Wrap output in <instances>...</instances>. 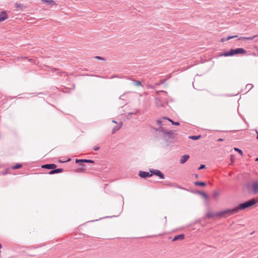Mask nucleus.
<instances>
[{"mask_svg": "<svg viewBox=\"0 0 258 258\" xmlns=\"http://www.w3.org/2000/svg\"><path fill=\"white\" fill-rule=\"evenodd\" d=\"M15 7L18 10H22L23 9L24 6L23 4H19V3H16L15 4Z\"/></svg>", "mask_w": 258, "mask_h": 258, "instance_id": "obj_21", "label": "nucleus"}, {"mask_svg": "<svg viewBox=\"0 0 258 258\" xmlns=\"http://www.w3.org/2000/svg\"><path fill=\"white\" fill-rule=\"evenodd\" d=\"M139 175L142 178H146L151 177L152 176V173H150L148 172L140 171L139 173Z\"/></svg>", "mask_w": 258, "mask_h": 258, "instance_id": "obj_9", "label": "nucleus"}, {"mask_svg": "<svg viewBox=\"0 0 258 258\" xmlns=\"http://www.w3.org/2000/svg\"><path fill=\"white\" fill-rule=\"evenodd\" d=\"M122 126V122L121 121L117 125H116L113 128L112 130V134H115L117 131H118L121 127Z\"/></svg>", "mask_w": 258, "mask_h": 258, "instance_id": "obj_13", "label": "nucleus"}, {"mask_svg": "<svg viewBox=\"0 0 258 258\" xmlns=\"http://www.w3.org/2000/svg\"><path fill=\"white\" fill-rule=\"evenodd\" d=\"M165 184H166V185H168L169 186H174L175 187L176 186L175 185V184L174 183H171L170 182H165Z\"/></svg>", "mask_w": 258, "mask_h": 258, "instance_id": "obj_29", "label": "nucleus"}, {"mask_svg": "<svg viewBox=\"0 0 258 258\" xmlns=\"http://www.w3.org/2000/svg\"><path fill=\"white\" fill-rule=\"evenodd\" d=\"M194 184L197 186H205L206 183L203 181H196L194 182Z\"/></svg>", "mask_w": 258, "mask_h": 258, "instance_id": "obj_18", "label": "nucleus"}, {"mask_svg": "<svg viewBox=\"0 0 258 258\" xmlns=\"http://www.w3.org/2000/svg\"><path fill=\"white\" fill-rule=\"evenodd\" d=\"M132 80L134 82V84L135 86L138 87L142 86V83L140 81L136 80L135 79H132Z\"/></svg>", "mask_w": 258, "mask_h": 258, "instance_id": "obj_20", "label": "nucleus"}, {"mask_svg": "<svg viewBox=\"0 0 258 258\" xmlns=\"http://www.w3.org/2000/svg\"><path fill=\"white\" fill-rule=\"evenodd\" d=\"M195 177H196V178H198V174H196V175H195Z\"/></svg>", "mask_w": 258, "mask_h": 258, "instance_id": "obj_40", "label": "nucleus"}, {"mask_svg": "<svg viewBox=\"0 0 258 258\" xmlns=\"http://www.w3.org/2000/svg\"><path fill=\"white\" fill-rule=\"evenodd\" d=\"M257 135V137H256V138L258 139V133H256Z\"/></svg>", "mask_w": 258, "mask_h": 258, "instance_id": "obj_44", "label": "nucleus"}, {"mask_svg": "<svg viewBox=\"0 0 258 258\" xmlns=\"http://www.w3.org/2000/svg\"><path fill=\"white\" fill-rule=\"evenodd\" d=\"M223 141V139H221V138H219L218 140H217V141L218 142H221V141Z\"/></svg>", "mask_w": 258, "mask_h": 258, "instance_id": "obj_36", "label": "nucleus"}, {"mask_svg": "<svg viewBox=\"0 0 258 258\" xmlns=\"http://www.w3.org/2000/svg\"><path fill=\"white\" fill-rule=\"evenodd\" d=\"M205 168V165L204 164H202L200 165V166L199 167V170H201Z\"/></svg>", "mask_w": 258, "mask_h": 258, "instance_id": "obj_31", "label": "nucleus"}, {"mask_svg": "<svg viewBox=\"0 0 258 258\" xmlns=\"http://www.w3.org/2000/svg\"><path fill=\"white\" fill-rule=\"evenodd\" d=\"M189 158V156L188 155H184L181 157L180 159V163L181 164L184 163Z\"/></svg>", "mask_w": 258, "mask_h": 258, "instance_id": "obj_15", "label": "nucleus"}, {"mask_svg": "<svg viewBox=\"0 0 258 258\" xmlns=\"http://www.w3.org/2000/svg\"><path fill=\"white\" fill-rule=\"evenodd\" d=\"M184 238V235L183 234H179L174 236L173 239H172L173 241H175L177 240H182Z\"/></svg>", "mask_w": 258, "mask_h": 258, "instance_id": "obj_14", "label": "nucleus"}, {"mask_svg": "<svg viewBox=\"0 0 258 258\" xmlns=\"http://www.w3.org/2000/svg\"><path fill=\"white\" fill-rule=\"evenodd\" d=\"M112 121V122H114L115 123H117V122L114 120H113Z\"/></svg>", "mask_w": 258, "mask_h": 258, "instance_id": "obj_39", "label": "nucleus"}, {"mask_svg": "<svg viewBox=\"0 0 258 258\" xmlns=\"http://www.w3.org/2000/svg\"><path fill=\"white\" fill-rule=\"evenodd\" d=\"M177 134L173 130H169L166 134L163 136V138L167 142L177 139Z\"/></svg>", "mask_w": 258, "mask_h": 258, "instance_id": "obj_4", "label": "nucleus"}, {"mask_svg": "<svg viewBox=\"0 0 258 258\" xmlns=\"http://www.w3.org/2000/svg\"><path fill=\"white\" fill-rule=\"evenodd\" d=\"M201 137V135L199 136H189V138L192 139L193 140H199Z\"/></svg>", "mask_w": 258, "mask_h": 258, "instance_id": "obj_22", "label": "nucleus"}, {"mask_svg": "<svg viewBox=\"0 0 258 258\" xmlns=\"http://www.w3.org/2000/svg\"><path fill=\"white\" fill-rule=\"evenodd\" d=\"M255 161H258V158H256Z\"/></svg>", "mask_w": 258, "mask_h": 258, "instance_id": "obj_43", "label": "nucleus"}, {"mask_svg": "<svg viewBox=\"0 0 258 258\" xmlns=\"http://www.w3.org/2000/svg\"><path fill=\"white\" fill-rule=\"evenodd\" d=\"M237 37V35H234V36H229L227 39L226 40H229L230 39H233V38H236Z\"/></svg>", "mask_w": 258, "mask_h": 258, "instance_id": "obj_30", "label": "nucleus"}, {"mask_svg": "<svg viewBox=\"0 0 258 258\" xmlns=\"http://www.w3.org/2000/svg\"><path fill=\"white\" fill-rule=\"evenodd\" d=\"M219 195L220 194L219 192L215 191L213 194V197L214 199H216L217 197H219Z\"/></svg>", "mask_w": 258, "mask_h": 258, "instance_id": "obj_25", "label": "nucleus"}, {"mask_svg": "<svg viewBox=\"0 0 258 258\" xmlns=\"http://www.w3.org/2000/svg\"><path fill=\"white\" fill-rule=\"evenodd\" d=\"M226 211L225 210L221 211L218 213H212L210 211L208 212L206 214V217L208 218H212L215 216L218 217H226L227 215H229V213H224V212Z\"/></svg>", "mask_w": 258, "mask_h": 258, "instance_id": "obj_5", "label": "nucleus"}, {"mask_svg": "<svg viewBox=\"0 0 258 258\" xmlns=\"http://www.w3.org/2000/svg\"><path fill=\"white\" fill-rule=\"evenodd\" d=\"M252 191L254 195L258 194V181L254 182L252 184Z\"/></svg>", "mask_w": 258, "mask_h": 258, "instance_id": "obj_12", "label": "nucleus"}, {"mask_svg": "<svg viewBox=\"0 0 258 258\" xmlns=\"http://www.w3.org/2000/svg\"><path fill=\"white\" fill-rule=\"evenodd\" d=\"M22 167V164L18 163L16 164L15 166H13V169H17L21 168Z\"/></svg>", "mask_w": 258, "mask_h": 258, "instance_id": "obj_24", "label": "nucleus"}, {"mask_svg": "<svg viewBox=\"0 0 258 258\" xmlns=\"http://www.w3.org/2000/svg\"><path fill=\"white\" fill-rule=\"evenodd\" d=\"M234 150L237 151V152H238L240 155H243V152H242V151L237 148H234Z\"/></svg>", "mask_w": 258, "mask_h": 258, "instance_id": "obj_28", "label": "nucleus"}, {"mask_svg": "<svg viewBox=\"0 0 258 258\" xmlns=\"http://www.w3.org/2000/svg\"><path fill=\"white\" fill-rule=\"evenodd\" d=\"M95 58L98 60H104V58L101 57V56H95Z\"/></svg>", "mask_w": 258, "mask_h": 258, "instance_id": "obj_32", "label": "nucleus"}, {"mask_svg": "<svg viewBox=\"0 0 258 258\" xmlns=\"http://www.w3.org/2000/svg\"><path fill=\"white\" fill-rule=\"evenodd\" d=\"M28 60L29 61H30V62H34V59H30V58H29V59H28Z\"/></svg>", "mask_w": 258, "mask_h": 258, "instance_id": "obj_35", "label": "nucleus"}, {"mask_svg": "<svg viewBox=\"0 0 258 258\" xmlns=\"http://www.w3.org/2000/svg\"><path fill=\"white\" fill-rule=\"evenodd\" d=\"M257 35H254L252 37H240L238 38V40H253L254 38H255L256 37H257Z\"/></svg>", "mask_w": 258, "mask_h": 258, "instance_id": "obj_17", "label": "nucleus"}, {"mask_svg": "<svg viewBox=\"0 0 258 258\" xmlns=\"http://www.w3.org/2000/svg\"><path fill=\"white\" fill-rule=\"evenodd\" d=\"M78 170H79V171H82V170H83V169H82V168H80V169H79Z\"/></svg>", "mask_w": 258, "mask_h": 258, "instance_id": "obj_41", "label": "nucleus"}, {"mask_svg": "<svg viewBox=\"0 0 258 258\" xmlns=\"http://www.w3.org/2000/svg\"><path fill=\"white\" fill-rule=\"evenodd\" d=\"M150 172L152 173V175H155L158 177H159L161 179L164 178V175L163 173H162L160 170L157 169H152L150 170Z\"/></svg>", "mask_w": 258, "mask_h": 258, "instance_id": "obj_7", "label": "nucleus"}, {"mask_svg": "<svg viewBox=\"0 0 258 258\" xmlns=\"http://www.w3.org/2000/svg\"><path fill=\"white\" fill-rule=\"evenodd\" d=\"M131 114H136V113H131Z\"/></svg>", "mask_w": 258, "mask_h": 258, "instance_id": "obj_42", "label": "nucleus"}, {"mask_svg": "<svg viewBox=\"0 0 258 258\" xmlns=\"http://www.w3.org/2000/svg\"><path fill=\"white\" fill-rule=\"evenodd\" d=\"M226 40H226V39H224V38H222V39H221V41H222V42H224V41H226Z\"/></svg>", "mask_w": 258, "mask_h": 258, "instance_id": "obj_37", "label": "nucleus"}, {"mask_svg": "<svg viewBox=\"0 0 258 258\" xmlns=\"http://www.w3.org/2000/svg\"><path fill=\"white\" fill-rule=\"evenodd\" d=\"M155 131L156 132L162 133L163 136L166 134V132H168L169 130L166 129L164 126H160L158 128H155Z\"/></svg>", "mask_w": 258, "mask_h": 258, "instance_id": "obj_10", "label": "nucleus"}, {"mask_svg": "<svg viewBox=\"0 0 258 258\" xmlns=\"http://www.w3.org/2000/svg\"><path fill=\"white\" fill-rule=\"evenodd\" d=\"M159 126H164L167 125L168 122V118L166 117H162L156 121Z\"/></svg>", "mask_w": 258, "mask_h": 258, "instance_id": "obj_6", "label": "nucleus"}, {"mask_svg": "<svg viewBox=\"0 0 258 258\" xmlns=\"http://www.w3.org/2000/svg\"><path fill=\"white\" fill-rule=\"evenodd\" d=\"M57 166L55 164L51 163V164H43L41 166L42 168L51 169L48 174H53L56 173H59L63 172V169L62 168H56Z\"/></svg>", "mask_w": 258, "mask_h": 258, "instance_id": "obj_2", "label": "nucleus"}, {"mask_svg": "<svg viewBox=\"0 0 258 258\" xmlns=\"http://www.w3.org/2000/svg\"><path fill=\"white\" fill-rule=\"evenodd\" d=\"M165 80H161V82L159 84H162L164 82Z\"/></svg>", "mask_w": 258, "mask_h": 258, "instance_id": "obj_38", "label": "nucleus"}, {"mask_svg": "<svg viewBox=\"0 0 258 258\" xmlns=\"http://www.w3.org/2000/svg\"><path fill=\"white\" fill-rule=\"evenodd\" d=\"M21 59H23V60L27 59H28V57H25V56H24V57H21Z\"/></svg>", "mask_w": 258, "mask_h": 258, "instance_id": "obj_34", "label": "nucleus"}, {"mask_svg": "<svg viewBox=\"0 0 258 258\" xmlns=\"http://www.w3.org/2000/svg\"><path fill=\"white\" fill-rule=\"evenodd\" d=\"M198 193L202 196L206 200H208V195L205 192L203 191H198Z\"/></svg>", "mask_w": 258, "mask_h": 258, "instance_id": "obj_19", "label": "nucleus"}, {"mask_svg": "<svg viewBox=\"0 0 258 258\" xmlns=\"http://www.w3.org/2000/svg\"><path fill=\"white\" fill-rule=\"evenodd\" d=\"M99 149H100V147H95L94 148V150L95 151H98L99 150Z\"/></svg>", "mask_w": 258, "mask_h": 258, "instance_id": "obj_33", "label": "nucleus"}, {"mask_svg": "<svg viewBox=\"0 0 258 258\" xmlns=\"http://www.w3.org/2000/svg\"><path fill=\"white\" fill-rule=\"evenodd\" d=\"M257 203V200L253 198L244 203L240 204L236 208H234L232 209H227L226 210V211L224 212V213H229V215H232L233 214L238 213L241 210L250 208L254 206Z\"/></svg>", "mask_w": 258, "mask_h": 258, "instance_id": "obj_1", "label": "nucleus"}, {"mask_svg": "<svg viewBox=\"0 0 258 258\" xmlns=\"http://www.w3.org/2000/svg\"><path fill=\"white\" fill-rule=\"evenodd\" d=\"M8 18V16L6 11H3L0 13V22L5 21Z\"/></svg>", "mask_w": 258, "mask_h": 258, "instance_id": "obj_11", "label": "nucleus"}, {"mask_svg": "<svg viewBox=\"0 0 258 258\" xmlns=\"http://www.w3.org/2000/svg\"><path fill=\"white\" fill-rule=\"evenodd\" d=\"M76 163H81L80 166L84 167L85 166V165L83 164V163H94L95 162L94 160H91V159H76L75 161Z\"/></svg>", "mask_w": 258, "mask_h": 258, "instance_id": "obj_8", "label": "nucleus"}, {"mask_svg": "<svg viewBox=\"0 0 258 258\" xmlns=\"http://www.w3.org/2000/svg\"><path fill=\"white\" fill-rule=\"evenodd\" d=\"M253 87V85L250 84H248L246 86V88L248 89V91L250 90Z\"/></svg>", "mask_w": 258, "mask_h": 258, "instance_id": "obj_27", "label": "nucleus"}, {"mask_svg": "<svg viewBox=\"0 0 258 258\" xmlns=\"http://www.w3.org/2000/svg\"><path fill=\"white\" fill-rule=\"evenodd\" d=\"M246 53V51L242 48H237L235 49H231L228 52H225L221 54L220 56H233L238 54H245Z\"/></svg>", "mask_w": 258, "mask_h": 258, "instance_id": "obj_3", "label": "nucleus"}, {"mask_svg": "<svg viewBox=\"0 0 258 258\" xmlns=\"http://www.w3.org/2000/svg\"><path fill=\"white\" fill-rule=\"evenodd\" d=\"M168 122H170L172 125H179V123L178 122H175L169 118H168Z\"/></svg>", "mask_w": 258, "mask_h": 258, "instance_id": "obj_26", "label": "nucleus"}, {"mask_svg": "<svg viewBox=\"0 0 258 258\" xmlns=\"http://www.w3.org/2000/svg\"><path fill=\"white\" fill-rule=\"evenodd\" d=\"M46 67L49 68L50 70V71L51 72H58L57 73H60V72H58L59 71V69H58L54 68H52V67H50V66H46Z\"/></svg>", "mask_w": 258, "mask_h": 258, "instance_id": "obj_23", "label": "nucleus"}, {"mask_svg": "<svg viewBox=\"0 0 258 258\" xmlns=\"http://www.w3.org/2000/svg\"><path fill=\"white\" fill-rule=\"evenodd\" d=\"M42 2L44 3H46L48 5H51V6H55L56 5V3L53 0H41Z\"/></svg>", "mask_w": 258, "mask_h": 258, "instance_id": "obj_16", "label": "nucleus"}]
</instances>
